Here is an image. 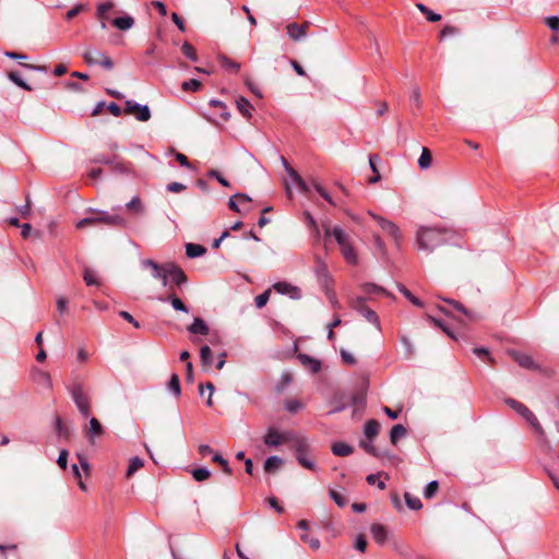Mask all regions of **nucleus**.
I'll return each mask as SVG.
<instances>
[{"label":"nucleus","instance_id":"1","mask_svg":"<svg viewBox=\"0 0 559 559\" xmlns=\"http://www.w3.org/2000/svg\"><path fill=\"white\" fill-rule=\"evenodd\" d=\"M290 448L294 451L295 457L299 465L313 472L318 469L313 460L310 443L307 438L298 436L292 437Z\"/></svg>","mask_w":559,"mask_h":559},{"label":"nucleus","instance_id":"2","mask_svg":"<svg viewBox=\"0 0 559 559\" xmlns=\"http://www.w3.org/2000/svg\"><path fill=\"white\" fill-rule=\"evenodd\" d=\"M445 242L444 230L438 228L420 227L417 231V246L419 250L429 253Z\"/></svg>","mask_w":559,"mask_h":559},{"label":"nucleus","instance_id":"3","mask_svg":"<svg viewBox=\"0 0 559 559\" xmlns=\"http://www.w3.org/2000/svg\"><path fill=\"white\" fill-rule=\"evenodd\" d=\"M67 390L80 414L87 418L91 415V402L85 392L84 383L75 379L67 386Z\"/></svg>","mask_w":559,"mask_h":559},{"label":"nucleus","instance_id":"4","mask_svg":"<svg viewBox=\"0 0 559 559\" xmlns=\"http://www.w3.org/2000/svg\"><path fill=\"white\" fill-rule=\"evenodd\" d=\"M366 301V297H356L350 301V307L360 313L368 322L380 329V319L378 314L372 309L367 307Z\"/></svg>","mask_w":559,"mask_h":559},{"label":"nucleus","instance_id":"5","mask_svg":"<svg viewBox=\"0 0 559 559\" xmlns=\"http://www.w3.org/2000/svg\"><path fill=\"white\" fill-rule=\"evenodd\" d=\"M292 437H296V435L290 431L280 432L274 428H269L263 441L265 445L276 448L284 442H289L292 444Z\"/></svg>","mask_w":559,"mask_h":559},{"label":"nucleus","instance_id":"6","mask_svg":"<svg viewBox=\"0 0 559 559\" xmlns=\"http://www.w3.org/2000/svg\"><path fill=\"white\" fill-rule=\"evenodd\" d=\"M124 112L133 115L141 122H146L151 119V110L148 106L139 104L131 99L126 100Z\"/></svg>","mask_w":559,"mask_h":559},{"label":"nucleus","instance_id":"7","mask_svg":"<svg viewBox=\"0 0 559 559\" xmlns=\"http://www.w3.org/2000/svg\"><path fill=\"white\" fill-rule=\"evenodd\" d=\"M141 266L143 269H150L152 276L155 280H159L163 286L166 287L168 285L166 278V263L160 265L152 259H144L141 261Z\"/></svg>","mask_w":559,"mask_h":559},{"label":"nucleus","instance_id":"8","mask_svg":"<svg viewBox=\"0 0 559 559\" xmlns=\"http://www.w3.org/2000/svg\"><path fill=\"white\" fill-rule=\"evenodd\" d=\"M369 215L379 224L382 230L395 240L396 243L400 241L402 234L396 224L372 212H369Z\"/></svg>","mask_w":559,"mask_h":559},{"label":"nucleus","instance_id":"9","mask_svg":"<svg viewBox=\"0 0 559 559\" xmlns=\"http://www.w3.org/2000/svg\"><path fill=\"white\" fill-rule=\"evenodd\" d=\"M171 277L173 283L177 287H181L188 283V276L183 270L174 262L166 263V278Z\"/></svg>","mask_w":559,"mask_h":559},{"label":"nucleus","instance_id":"10","mask_svg":"<svg viewBox=\"0 0 559 559\" xmlns=\"http://www.w3.org/2000/svg\"><path fill=\"white\" fill-rule=\"evenodd\" d=\"M314 274L323 288L331 286L332 277L329 273L328 265L320 257H316Z\"/></svg>","mask_w":559,"mask_h":559},{"label":"nucleus","instance_id":"11","mask_svg":"<svg viewBox=\"0 0 559 559\" xmlns=\"http://www.w3.org/2000/svg\"><path fill=\"white\" fill-rule=\"evenodd\" d=\"M273 289L281 295H287L294 300L301 298V290L299 287L292 285L288 282L280 281L273 285Z\"/></svg>","mask_w":559,"mask_h":559},{"label":"nucleus","instance_id":"12","mask_svg":"<svg viewBox=\"0 0 559 559\" xmlns=\"http://www.w3.org/2000/svg\"><path fill=\"white\" fill-rule=\"evenodd\" d=\"M96 215H102V224L110 227H127L128 222L119 214H110L106 211H98Z\"/></svg>","mask_w":559,"mask_h":559},{"label":"nucleus","instance_id":"13","mask_svg":"<svg viewBox=\"0 0 559 559\" xmlns=\"http://www.w3.org/2000/svg\"><path fill=\"white\" fill-rule=\"evenodd\" d=\"M309 27V23L306 22L304 24L298 23H289L287 25V35L294 41L301 40L307 36V28Z\"/></svg>","mask_w":559,"mask_h":559},{"label":"nucleus","instance_id":"14","mask_svg":"<svg viewBox=\"0 0 559 559\" xmlns=\"http://www.w3.org/2000/svg\"><path fill=\"white\" fill-rule=\"evenodd\" d=\"M31 378L38 385H43L49 390L52 388V381H51L50 374L48 372L39 369L38 367H32Z\"/></svg>","mask_w":559,"mask_h":559},{"label":"nucleus","instance_id":"15","mask_svg":"<svg viewBox=\"0 0 559 559\" xmlns=\"http://www.w3.org/2000/svg\"><path fill=\"white\" fill-rule=\"evenodd\" d=\"M509 355L523 368L525 369H530V370H535L537 369V365L535 364V361L533 360V358L525 354V353H522V352H519V350H515V349H512V350H509Z\"/></svg>","mask_w":559,"mask_h":559},{"label":"nucleus","instance_id":"16","mask_svg":"<svg viewBox=\"0 0 559 559\" xmlns=\"http://www.w3.org/2000/svg\"><path fill=\"white\" fill-rule=\"evenodd\" d=\"M99 210H96V209H87L86 210V213H88L87 216L83 217L82 219H80L78 223H76V228L78 229H83L87 226H96L98 224H102V215H96V213L98 212Z\"/></svg>","mask_w":559,"mask_h":559},{"label":"nucleus","instance_id":"17","mask_svg":"<svg viewBox=\"0 0 559 559\" xmlns=\"http://www.w3.org/2000/svg\"><path fill=\"white\" fill-rule=\"evenodd\" d=\"M322 226L324 228L325 236H330L332 234L340 247H344L345 245L349 243L348 235L345 234L340 226H334L332 231H330L329 223H323Z\"/></svg>","mask_w":559,"mask_h":559},{"label":"nucleus","instance_id":"18","mask_svg":"<svg viewBox=\"0 0 559 559\" xmlns=\"http://www.w3.org/2000/svg\"><path fill=\"white\" fill-rule=\"evenodd\" d=\"M103 433H104L103 425L99 423V420L97 418L92 417L90 419L88 428L84 430V435H85L86 439L91 443H93L94 438L100 437Z\"/></svg>","mask_w":559,"mask_h":559},{"label":"nucleus","instance_id":"19","mask_svg":"<svg viewBox=\"0 0 559 559\" xmlns=\"http://www.w3.org/2000/svg\"><path fill=\"white\" fill-rule=\"evenodd\" d=\"M370 533H371L373 540L379 545H383L386 542L388 536H389L386 527L379 523L371 524Z\"/></svg>","mask_w":559,"mask_h":559},{"label":"nucleus","instance_id":"20","mask_svg":"<svg viewBox=\"0 0 559 559\" xmlns=\"http://www.w3.org/2000/svg\"><path fill=\"white\" fill-rule=\"evenodd\" d=\"M297 358L300 361V364L304 367L310 369L312 373H318L321 370V361L319 359H316L309 356L308 354L302 353H299L297 355Z\"/></svg>","mask_w":559,"mask_h":559},{"label":"nucleus","instance_id":"21","mask_svg":"<svg viewBox=\"0 0 559 559\" xmlns=\"http://www.w3.org/2000/svg\"><path fill=\"white\" fill-rule=\"evenodd\" d=\"M157 300L162 302H170L176 311L185 313L189 312V308L175 294H169L168 296H158Z\"/></svg>","mask_w":559,"mask_h":559},{"label":"nucleus","instance_id":"22","mask_svg":"<svg viewBox=\"0 0 559 559\" xmlns=\"http://www.w3.org/2000/svg\"><path fill=\"white\" fill-rule=\"evenodd\" d=\"M191 334L195 335H207L210 333V328L206 322L202 318H194L192 324H190L187 329Z\"/></svg>","mask_w":559,"mask_h":559},{"label":"nucleus","instance_id":"23","mask_svg":"<svg viewBox=\"0 0 559 559\" xmlns=\"http://www.w3.org/2000/svg\"><path fill=\"white\" fill-rule=\"evenodd\" d=\"M361 289L365 294L367 295H373V294H379V295H383L388 298H391V299H394V295L392 293H390L389 290H386L384 287L382 286H379L374 283H365L362 286H361Z\"/></svg>","mask_w":559,"mask_h":559},{"label":"nucleus","instance_id":"24","mask_svg":"<svg viewBox=\"0 0 559 559\" xmlns=\"http://www.w3.org/2000/svg\"><path fill=\"white\" fill-rule=\"evenodd\" d=\"M380 424L376 419H369L366 421L364 426V436L367 440L372 442L374 438L379 435Z\"/></svg>","mask_w":559,"mask_h":559},{"label":"nucleus","instance_id":"25","mask_svg":"<svg viewBox=\"0 0 559 559\" xmlns=\"http://www.w3.org/2000/svg\"><path fill=\"white\" fill-rule=\"evenodd\" d=\"M111 24L120 31H128L134 25V19L131 15L126 14L123 16L115 17L111 21Z\"/></svg>","mask_w":559,"mask_h":559},{"label":"nucleus","instance_id":"26","mask_svg":"<svg viewBox=\"0 0 559 559\" xmlns=\"http://www.w3.org/2000/svg\"><path fill=\"white\" fill-rule=\"evenodd\" d=\"M283 464V460L280 456L271 455L264 461V471L269 474L276 473Z\"/></svg>","mask_w":559,"mask_h":559},{"label":"nucleus","instance_id":"27","mask_svg":"<svg viewBox=\"0 0 559 559\" xmlns=\"http://www.w3.org/2000/svg\"><path fill=\"white\" fill-rule=\"evenodd\" d=\"M332 453L336 456H347L354 452V448L345 442H334L331 447Z\"/></svg>","mask_w":559,"mask_h":559},{"label":"nucleus","instance_id":"28","mask_svg":"<svg viewBox=\"0 0 559 559\" xmlns=\"http://www.w3.org/2000/svg\"><path fill=\"white\" fill-rule=\"evenodd\" d=\"M206 248L202 245L189 242L186 245V254L190 259L200 258L205 254Z\"/></svg>","mask_w":559,"mask_h":559},{"label":"nucleus","instance_id":"29","mask_svg":"<svg viewBox=\"0 0 559 559\" xmlns=\"http://www.w3.org/2000/svg\"><path fill=\"white\" fill-rule=\"evenodd\" d=\"M103 52L97 49H87L82 53L84 61L88 66H98L99 59L102 58Z\"/></svg>","mask_w":559,"mask_h":559},{"label":"nucleus","instance_id":"30","mask_svg":"<svg viewBox=\"0 0 559 559\" xmlns=\"http://www.w3.org/2000/svg\"><path fill=\"white\" fill-rule=\"evenodd\" d=\"M407 435V429L402 424L394 425L390 430V441L392 444H397L399 440Z\"/></svg>","mask_w":559,"mask_h":559},{"label":"nucleus","instance_id":"31","mask_svg":"<svg viewBox=\"0 0 559 559\" xmlns=\"http://www.w3.org/2000/svg\"><path fill=\"white\" fill-rule=\"evenodd\" d=\"M506 404L509 405L511 408H513L522 417H525L526 415L531 416V409L528 407H526L523 403H521L514 399H507Z\"/></svg>","mask_w":559,"mask_h":559},{"label":"nucleus","instance_id":"32","mask_svg":"<svg viewBox=\"0 0 559 559\" xmlns=\"http://www.w3.org/2000/svg\"><path fill=\"white\" fill-rule=\"evenodd\" d=\"M236 104H237L238 110L241 112V115L243 117H246V118L251 117V111L253 110V106L247 98L241 96L236 100Z\"/></svg>","mask_w":559,"mask_h":559},{"label":"nucleus","instance_id":"33","mask_svg":"<svg viewBox=\"0 0 559 559\" xmlns=\"http://www.w3.org/2000/svg\"><path fill=\"white\" fill-rule=\"evenodd\" d=\"M167 389L170 393H173L176 397L180 396L181 394V386H180V380L179 376L177 373H173L168 383Z\"/></svg>","mask_w":559,"mask_h":559},{"label":"nucleus","instance_id":"34","mask_svg":"<svg viewBox=\"0 0 559 559\" xmlns=\"http://www.w3.org/2000/svg\"><path fill=\"white\" fill-rule=\"evenodd\" d=\"M340 248H341V251H342V254H343L344 259L349 264H356L357 263V254H356L355 249L350 245V242L345 245L344 247H340Z\"/></svg>","mask_w":559,"mask_h":559},{"label":"nucleus","instance_id":"35","mask_svg":"<svg viewBox=\"0 0 559 559\" xmlns=\"http://www.w3.org/2000/svg\"><path fill=\"white\" fill-rule=\"evenodd\" d=\"M8 79L14 83L16 86L25 90V91H28L31 92L32 91V87L29 84H27L23 79L22 76L20 75L19 72L16 71H11L8 73Z\"/></svg>","mask_w":559,"mask_h":559},{"label":"nucleus","instance_id":"36","mask_svg":"<svg viewBox=\"0 0 559 559\" xmlns=\"http://www.w3.org/2000/svg\"><path fill=\"white\" fill-rule=\"evenodd\" d=\"M293 381V376L290 372L288 371H284L282 374H281V379L280 381L276 383L275 385V391L277 393H282L286 390V388L292 383Z\"/></svg>","mask_w":559,"mask_h":559},{"label":"nucleus","instance_id":"37","mask_svg":"<svg viewBox=\"0 0 559 559\" xmlns=\"http://www.w3.org/2000/svg\"><path fill=\"white\" fill-rule=\"evenodd\" d=\"M416 8L426 15L427 20L429 22H438L441 20V15L439 13H436L431 11L427 5L418 2L416 3Z\"/></svg>","mask_w":559,"mask_h":559},{"label":"nucleus","instance_id":"38","mask_svg":"<svg viewBox=\"0 0 559 559\" xmlns=\"http://www.w3.org/2000/svg\"><path fill=\"white\" fill-rule=\"evenodd\" d=\"M432 162L431 152L427 147H423L421 154L418 158V166L421 169H427L430 167Z\"/></svg>","mask_w":559,"mask_h":559},{"label":"nucleus","instance_id":"39","mask_svg":"<svg viewBox=\"0 0 559 559\" xmlns=\"http://www.w3.org/2000/svg\"><path fill=\"white\" fill-rule=\"evenodd\" d=\"M359 447L364 449L368 454L374 456V457H382L384 456V453L380 452L374 445H372V442L369 440H360Z\"/></svg>","mask_w":559,"mask_h":559},{"label":"nucleus","instance_id":"40","mask_svg":"<svg viewBox=\"0 0 559 559\" xmlns=\"http://www.w3.org/2000/svg\"><path fill=\"white\" fill-rule=\"evenodd\" d=\"M399 290L404 295L405 298H407L414 306L418 308L424 307V302L414 296L403 284H397Z\"/></svg>","mask_w":559,"mask_h":559},{"label":"nucleus","instance_id":"41","mask_svg":"<svg viewBox=\"0 0 559 559\" xmlns=\"http://www.w3.org/2000/svg\"><path fill=\"white\" fill-rule=\"evenodd\" d=\"M200 360L203 366H211L213 364V353L207 345L200 348Z\"/></svg>","mask_w":559,"mask_h":559},{"label":"nucleus","instance_id":"42","mask_svg":"<svg viewBox=\"0 0 559 559\" xmlns=\"http://www.w3.org/2000/svg\"><path fill=\"white\" fill-rule=\"evenodd\" d=\"M126 207L128 211L132 212V213H136V214H140L143 212V204H142V201L141 199L135 195L133 197L127 204H126Z\"/></svg>","mask_w":559,"mask_h":559},{"label":"nucleus","instance_id":"43","mask_svg":"<svg viewBox=\"0 0 559 559\" xmlns=\"http://www.w3.org/2000/svg\"><path fill=\"white\" fill-rule=\"evenodd\" d=\"M212 461L214 463H217L222 467V469L225 474L231 475L233 471H231L227 460H225L222 454H219L217 452L213 453Z\"/></svg>","mask_w":559,"mask_h":559},{"label":"nucleus","instance_id":"44","mask_svg":"<svg viewBox=\"0 0 559 559\" xmlns=\"http://www.w3.org/2000/svg\"><path fill=\"white\" fill-rule=\"evenodd\" d=\"M449 304H451L457 311L465 314L469 320L476 321L479 319V317L475 313H472L469 310H467L461 302L456 300H447Z\"/></svg>","mask_w":559,"mask_h":559},{"label":"nucleus","instance_id":"45","mask_svg":"<svg viewBox=\"0 0 559 559\" xmlns=\"http://www.w3.org/2000/svg\"><path fill=\"white\" fill-rule=\"evenodd\" d=\"M143 460L139 456H134L130 459L128 469H127V476H132L135 472H138L143 466Z\"/></svg>","mask_w":559,"mask_h":559},{"label":"nucleus","instance_id":"46","mask_svg":"<svg viewBox=\"0 0 559 559\" xmlns=\"http://www.w3.org/2000/svg\"><path fill=\"white\" fill-rule=\"evenodd\" d=\"M211 472L206 467H197L192 471V477L195 481H204L209 479Z\"/></svg>","mask_w":559,"mask_h":559},{"label":"nucleus","instance_id":"47","mask_svg":"<svg viewBox=\"0 0 559 559\" xmlns=\"http://www.w3.org/2000/svg\"><path fill=\"white\" fill-rule=\"evenodd\" d=\"M404 499L407 507L411 510H420L423 508V503L419 498L412 496L409 492L404 493Z\"/></svg>","mask_w":559,"mask_h":559},{"label":"nucleus","instance_id":"48","mask_svg":"<svg viewBox=\"0 0 559 559\" xmlns=\"http://www.w3.org/2000/svg\"><path fill=\"white\" fill-rule=\"evenodd\" d=\"M333 403L335 404V406L329 412V414L340 413L344 411L349 404L345 401L344 395L335 396L333 399Z\"/></svg>","mask_w":559,"mask_h":559},{"label":"nucleus","instance_id":"49","mask_svg":"<svg viewBox=\"0 0 559 559\" xmlns=\"http://www.w3.org/2000/svg\"><path fill=\"white\" fill-rule=\"evenodd\" d=\"M181 52L191 61H198V56L194 47L185 41L181 46Z\"/></svg>","mask_w":559,"mask_h":559},{"label":"nucleus","instance_id":"50","mask_svg":"<svg viewBox=\"0 0 559 559\" xmlns=\"http://www.w3.org/2000/svg\"><path fill=\"white\" fill-rule=\"evenodd\" d=\"M201 82L197 79H190L182 82L181 88L185 92H198L201 88Z\"/></svg>","mask_w":559,"mask_h":559},{"label":"nucleus","instance_id":"51","mask_svg":"<svg viewBox=\"0 0 559 559\" xmlns=\"http://www.w3.org/2000/svg\"><path fill=\"white\" fill-rule=\"evenodd\" d=\"M439 488V483L437 480H431L427 484L424 489V496L426 499H431L435 497Z\"/></svg>","mask_w":559,"mask_h":559},{"label":"nucleus","instance_id":"52","mask_svg":"<svg viewBox=\"0 0 559 559\" xmlns=\"http://www.w3.org/2000/svg\"><path fill=\"white\" fill-rule=\"evenodd\" d=\"M83 278L87 286H97L99 285V281L97 280L94 272L90 269H84Z\"/></svg>","mask_w":559,"mask_h":559},{"label":"nucleus","instance_id":"53","mask_svg":"<svg viewBox=\"0 0 559 559\" xmlns=\"http://www.w3.org/2000/svg\"><path fill=\"white\" fill-rule=\"evenodd\" d=\"M329 496L341 508L345 507L348 502L345 496L334 489H330Z\"/></svg>","mask_w":559,"mask_h":559},{"label":"nucleus","instance_id":"54","mask_svg":"<svg viewBox=\"0 0 559 559\" xmlns=\"http://www.w3.org/2000/svg\"><path fill=\"white\" fill-rule=\"evenodd\" d=\"M366 403V389L354 393L350 397L349 404L352 405H364Z\"/></svg>","mask_w":559,"mask_h":559},{"label":"nucleus","instance_id":"55","mask_svg":"<svg viewBox=\"0 0 559 559\" xmlns=\"http://www.w3.org/2000/svg\"><path fill=\"white\" fill-rule=\"evenodd\" d=\"M55 429L59 437H63V438L69 437V429L64 426V424L60 417H56Z\"/></svg>","mask_w":559,"mask_h":559},{"label":"nucleus","instance_id":"56","mask_svg":"<svg viewBox=\"0 0 559 559\" xmlns=\"http://www.w3.org/2000/svg\"><path fill=\"white\" fill-rule=\"evenodd\" d=\"M401 343L404 346V350H405L404 355H405V357L407 359L413 357L415 350H414V347H413V344H412L411 340L407 336H402L401 337Z\"/></svg>","mask_w":559,"mask_h":559},{"label":"nucleus","instance_id":"57","mask_svg":"<svg viewBox=\"0 0 559 559\" xmlns=\"http://www.w3.org/2000/svg\"><path fill=\"white\" fill-rule=\"evenodd\" d=\"M207 177L216 179L223 187H226V188L230 187V182L226 178H224L221 175V173L216 169L209 170Z\"/></svg>","mask_w":559,"mask_h":559},{"label":"nucleus","instance_id":"58","mask_svg":"<svg viewBox=\"0 0 559 559\" xmlns=\"http://www.w3.org/2000/svg\"><path fill=\"white\" fill-rule=\"evenodd\" d=\"M302 404L298 400H287L285 402V408L289 413H297L301 409Z\"/></svg>","mask_w":559,"mask_h":559},{"label":"nucleus","instance_id":"59","mask_svg":"<svg viewBox=\"0 0 559 559\" xmlns=\"http://www.w3.org/2000/svg\"><path fill=\"white\" fill-rule=\"evenodd\" d=\"M222 66L227 70H233L234 72H238L240 69V64L236 61L228 59L227 57L222 58Z\"/></svg>","mask_w":559,"mask_h":559},{"label":"nucleus","instance_id":"60","mask_svg":"<svg viewBox=\"0 0 559 559\" xmlns=\"http://www.w3.org/2000/svg\"><path fill=\"white\" fill-rule=\"evenodd\" d=\"M270 298V290H265L264 293L258 295L254 299L257 308L261 309L263 308Z\"/></svg>","mask_w":559,"mask_h":559},{"label":"nucleus","instance_id":"61","mask_svg":"<svg viewBox=\"0 0 559 559\" xmlns=\"http://www.w3.org/2000/svg\"><path fill=\"white\" fill-rule=\"evenodd\" d=\"M459 33V28L452 25H445L440 32V39L454 36Z\"/></svg>","mask_w":559,"mask_h":559},{"label":"nucleus","instance_id":"62","mask_svg":"<svg viewBox=\"0 0 559 559\" xmlns=\"http://www.w3.org/2000/svg\"><path fill=\"white\" fill-rule=\"evenodd\" d=\"M355 549L360 552H365L367 548V540L362 534H358L354 544Z\"/></svg>","mask_w":559,"mask_h":559},{"label":"nucleus","instance_id":"63","mask_svg":"<svg viewBox=\"0 0 559 559\" xmlns=\"http://www.w3.org/2000/svg\"><path fill=\"white\" fill-rule=\"evenodd\" d=\"M112 7H114L112 2H104V3L98 4V7H97V16L99 19L104 20L106 12L111 10Z\"/></svg>","mask_w":559,"mask_h":559},{"label":"nucleus","instance_id":"64","mask_svg":"<svg viewBox=\"0 0 559 559\" xmlns=\"http://www.w3.org/2000/svg\"><path fill=\"white\" fill-rule=\"evenodd\" d=\"M546 24L551 31H554V32L559 31V17L558 16L552 15V16L546 17Z\"/></svg>","mask_w":559,"mask_h":559}]
</instances>
